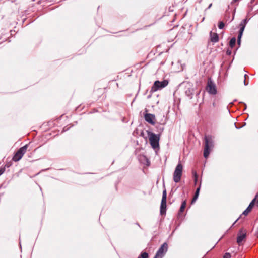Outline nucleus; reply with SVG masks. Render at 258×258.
Returning a JSON list of instances; mask_svg holds the SVG:
<instances>
[{
    "instance_id": "nucleus-1",
    "label": "nucleus",
    "mask_w": 258,
    "mask_h": 258,
    "mask_svg": "<svg viewBox=\"0 0 258 258\" xmlns=\"http://www.w3.org/2000/svg\"><path fill=\"white\" fill-rule=\"evenodd\" d=\"M147 133L149 138V142L152 148L154 149L159 148L160 134H155V133L149 131H147Z\"/></svg>"
},
{
    "instance_id": "nucleus-2",
    "label": "nucleus",
    "mask_w": 258,
    "mask_h": 258,
    "mask_svg": "<svg viewBox=\"0 0 258 258\" xmlns=\"http://www.w3.org/2000/svg\"><path fill=\"white\" fill-rule=\"evenodd\" d=\"M205 148L204 151V156L207 158L210 154V148L213 146V141L211 137L205 136Z\"/></svg>"
},
{
    "instance_id": "nucleus-3",
    "label": "nucleus",
    "mask_w": 258,
    "mask_h": 258,
    "mask_svg": "<svg viewBox=\"0 0 258 258\" xmlns=\"http://www.w3.org/2000/svg\"><path fill=\"white\" fill-rule=\"evenodd\" d=\"M183 170V166L180 162H179L175 168L173 173V180L175 183L179 182L181 178Z\"/></svg>"
},
{
    "instance_id": "nucleus-4",
    "label": "nucleus",
    "mask_w": 258,
    "mask_h": 258,
    "mask_svg": "<svg viewBox=\"0 0 258 258\" xmlns=\"http://www.w3.org/2000/svg\"><path fill=\"white\" fill-rule=\"evenodd\" d=\"M28 147V144H26L25 146L21 147L14 155L12 158L13 161L14 162L19 161L22 158L24 154L26 152Z\"/></svg>"
},
{
    "instance_id": "nucleus-5",
    "label": "nucleus",
    "mask_w": 258,
    "mask_h": 258,
    "mask_svg": "<svg viewBox=\"0 0 258 258\" xmlns=\"http://www.w3.org/2000/svg\"><path fill=\"white\" fill-rule=\"evenodd\" d=\"M168 81L166 80H164L162 81H156L154 83L153 86L151 87V92H154L158 90L162 89L167 86Z\"/></svg>"
},
{
    "instance_id": "nucleus-6",
    "label": "nucleus",
    "mask_w": 258,
    "mask_h": 258,
    "mask_svg": "<svg viewBox=\"0 0 258 258\" xmlns=\"http://www.w3.org/2000/svg\"><path fill=\"white\" fill-rule=\"evenodd\" d=\"M206 90L210 94L212 95H215L217 92L216 86L210 78L208 79Z\"/></svg>"
},
{
    "instance_id": "nucleus-7",
    "label": "nucleus",
    "mask_w": 258,
    "mask_h": 258,
    "mask_svg": "<svg viewBox=\"0 0 258 258\" xmlns=\"http://www.w3.org/2000/svg\"><path fill=\"white\" fill-rule=\"evenodd\" d=\"M168 249V245L165 242L159 248L154 258H162Z\"/></svg>"
},
{
    "instance_id": "nucleus-8",
    "label": "nucleus",
    "mask_w": 258,
    "mask_h": 258,
    "mask_svg": "<svg viewBox=\"0 0 258 258\" xmlns=\"http://www.w3.org/2000/svg\"><path fill=\"white\" fill-rule=\"evenodd\" d=\"M248 22V20L247 19V18H245V19H243L241 22L240 24H239L240 29H239V32L238 36V40H237V43L239 45H240V44L241 38L242 36L243 32L244 30L245 26L246 25Z\"/></svg>"
},
{
    "instance_id": "nucleus-9",
    "label": "nucleus",
    "mask_w": 258,
    "mask_h": 258,
    "mask_svg": "<svg viewBox=\"0 0 258 258\" xmlns=\"http://www.w3.org/2000/svg\"><path fill=\"white\" fill-rule=\"evenodd\" d=\"M166 190H164L162 194V198L161 200V203L160 205V213L161 215L164 214L166 212Z\"/></svg>"
},
{
    "instance_id": "nucleus-10",
    "label": "nucleus",
    "mask_w": 258,
    "mask_h": 258,
    "mask_svg": "<svg viewBox=\"0 0 258 258\" xmlns=\"http://www.w3.org/2000/svg\"><path fill=\"white\" fill-rule=\"evenodd\" d=\"M246 234V231L243 229L239 231L237 237V242L239 245H240L242 241L245 238Z\"/></svg>"
},
{
    "instance_id": "nucleus-11",
    "label": "nucleus",
    "mask_w": 258,
    "mask_h": 258,
    "mask_svg": "<svg viewBox=\"0 0 258 258\" xmlns=\"http://www.w3.org/2000/svg\"><path fill=\"white\" fill-rule=\"evenodd\" d=\"M145 120L149 123L154 125L155 123V116L151 113H146L144 115Z\"/></svg>"
},
{
    "instance_id": "nucleus-12",
    "label": "nucleus",
    "mask_w": 258,
    "mask_h": 258,
    "mask_svg": "<svg viewBox=\"0 0 258 258\" xmlns=\"http://www.w3.org/2000/svg\"><path fill=\"white\" fill-rule=\"evenodd\" d=\"M256 196L252 200V201L250 203L249 206L245 210V211L242 213L243 215H247L251 210L252 208H253L254 203L255 201L256 200Z\"/></svg>"
},
{
    "instance_id": "nucleus-13",
    "label": "nucleus",
    "mask_w": 258,
    "mask_h": 258,
    "mask_svg": "<svg viewBox=\"0 0 258 258\" xmlns=\"http://www.w3.org/2000/svg\"><path fill=\"white\" fill-rule=\"evenodd\" d=\"M210 40L212 42L216 43L219 41V36L216 33L211 32L210 33Z\"/></svg>"
},
{
    "instance_id": "nucleus-14",
    "label": "nucleus",
    "mask_w": 258,
    "mask_h": 258,
    "mask_svg": "<svg viewBox=\"0 0 258 258\" xmlns=\"http://www.w3.org/2000/svg\"><path fill=\"white\" fill-rule=\"evenodd\" d=\"M194 93V89L193 88H189L185 91V94L190 99L192 98Z\"/></svg>"
},
{
    "instance_id": "nucleus-15",
    "label": "nucleus",
    "mask_w": 258,
    "mask_h": 258,
    "mask_svg": "<svg viewBox=\"0 0 258 258\" xmlns=\"http://www.w3.org/2000/svg\"><path fill=\"white\" fill-rule=\"evenodd\" d=\"M186 205V203L185 201H184L182 202L181 205L180 206V209H179V212L182 213L184 211L185 207Z\"/></svg>"
},
{
    "instance_id": "nucleus-16",
    "label": "nucleus",
    "mask_w": 258,
    "mask_h": 258,
    "mask_svg": "<svg viewBox=\"0 0 258 258\" xmlns=\"http://www.w3.org/2000/svg\"><path fill=\"white\" fill-rule=\"evenodd\" d=\"M235 43H236V38L235 37H233L231 39V40H230V42H229V46L232 48L235 45Z\"/></svg>"
},
{
    "instance_id": "nucleus-17",
    "label": "nucleus",
    "mask_w": 258,
    "mask_h": 258,
    "mask_svg": "<svg viewBox=\"0 0 258 258\" xmlns=\"http://www.w3.org/2000/svg\"><path fill=\"white\" fill-rule=\"evenodd\" d=\"M149 255L148 253L145 252H142L141 255L139 257V258H148Z\"/></svg>"
},
{
    "instance_id": "nucleus-18",
    "label": "nucleus",
    "mask_w": 258,
    "mask_h": 258,
    "mask_svg": "<svg viewBox=\"0 0 258 258\" xmlns=\"http://www.w3.org/2000/svg\"><path fill=\"white\" fill-rule=\"evenodd\" d=\"M194 178L195 185H196L198 181V175L196 172L194 173Z\"/></svg>"
},
{
    "instance_id": "nucleus-19",
    "label": "nucleus",
    "mask_w": 258,
    "mask_h": 258,
    "mask_svg": "<svg viewBox=\"0 0 258 258\" xmlns=\"http://www.w3.org/2000/svg\"><path fill=\"white\" fill-rule=\"evenodd\" d=\"M224 23L222 21L220 22L218 24V28L220 29H222L224 28Z\"/></svg>"
},
{
    "instance_id": "nucleus-20",
    "label": "nucleus",
    "mask_w": 258,
    "mask_h": 258,
    "mask_svg": "<svg viewBox=\"0 0 258 258\" xmlns=\"http://www.w3.org/2000/svg\"><path fill=\"white\" fill-rule=\"evenodd\" d=\"M231 254L228 252L226 253L223 256V258H231Z\"/></svg>"
},
{
    "instance_id": "nucleus-21",
    "label": "nucleus",
    "mask_w": 258,
    "mask_h": 258,
    "mask_svg": "<svg viewBox=\"0 0 258 258\" xmlns=\"http://www.w3.org/2000/svg\"><path fill=\"white\" fill-rule=\"evenodd\" d=\"M5 167L0 168V176L5 172Z\"/></svg>"
},
{
    "instance_id": "nucleus-22",
    "label": "nucleus",
    "mask_w": 258,
    "mask_h": 258,
    "mask_svg": "<svg viewBox=\"0 0 258 258\" xmlns=\"http://www.w3.org/2000/svg\"><path fill=\"white\" fill-rule=\"evenodd\" d=\"M201 182H200V185L197 188L196 191V192H197V193H199L200 192V188H201Z\"/></svg>"
},
{
    "instance_id": "nucleus-23",
    "label": "nucleus",
    "mask_w": 258,
    "mask_h": 258,
    "mask_svg": "<svg viewBox=\"0 0 258 258\" xmlns=\"http://www.w3.org/2000/svg\"><path fill=\"white\" fill-rule=\"evenodd\" d=\"M246 77H248L247 75L246 74H245L244 75V84L245 86H247L248 85V83L246 82V81H245V79H246Z\"/></svg>"
},
{
    "instance_id": "nucleus-24",
    "label": "nucleus",
    "mask_w": 258,
    "mask_h": 258,
    "mask_svg": "<svg viewBox=\"0 0 258 258\" xmlns=\"http://www.w3.org/2000/svg\"><path fill=\"white\" fill-rule=\"evenodd\" d=\"M197 198L194 197L192 200L191 203H193L194 202H195L197 200Z\"/></svg>"
},
{
    "instance_id": "nucleus-25",
    "label": "nucleus",
    "mask_w": 258,
    "mask_h": 258,
    "mask_svg": "<svg viewBox=\"0 0 258 258\" xmlns=\"http://www.w3.org/2000/svg\"><path fill=\"white\" fill-rule=\"evenodd\" d=\"M239 0H233L231 3L233 4V3H236Z\"/></svg>"
},
{
    "instance_id": "nucleus-26",
    "label": "nucleus",
    "mask_w": 258,
    "mask_h": 258,
    "mask_svg": "<svg viewBox=\"0 0 258 258\" xmlns=\"http://www.w3.org/2000/svg\"><path fill=\"white\" fill-rule=\"evenodd\" d=\"M212 5V4H210L209 5V6H208V8H207V9H210V8L211 7Z\"/></svg>"
},
{
    "instance_id": "nucleus-27",
    "label": "nucleus",
    "mask_w": 258,
    "mask_h": 258,
    "mask_svg": "<svg viewBox=\"0 0 258 258\" xmlns=\"http://www.w3.org/2000/svg\"><path fill=\"white\" fill-rule=\"evenodd\" d=\"M213 106L214 107H216V103H215V102H213Z\"/></svg>"
},
{
    "instance_id": "nucleus-28",
    "label": "nucleus",
    "mask_w": 258,
    "mask_h": 258,
    "mask_svg": "<svg viewBox=\"0 0 258 258\" xmlns=\"http://www.w3.org/2000/svg\"><path fill=\"white\" fill-rule=\"evenodd\" d=\"M199 193L195 192V195H196L197 196H199Z\"/></svg>"
},
{
    "instance_id": "nucleus-29",
    "label": "nucleus",
    "mask_w": 258,
    "mask_h": 258,
    "mask_svg": "<svg viewBox=\"0 0 258 258\" xmlns=\"http://www.w3.org/2000/svg\"><path fill=\"white\" fill-rule=\"evenodd\" d=\"M238 219H239V218H238L237 219H236V220L235 221V222L234 223V224H235V223L238 221Z\"/></svg>"
},
{
    "instance_id": "nucleus-30",
    "label": "nucleus",
    "mask_w": 258,
    "mask_h": 258,
    "mask_svg": "<svg viewBox=\"0 0 258 258\" xmlns=\"http://www.w3.org/2000/svg\"><path fill=\"white\" fill-rule=\"evenodd\" d=\"M194 197V198H197H197H198V196H197L195 195Z\"/></svg>"
},
{
    "instance_id": "nucleus-31",
    "label": "nucleus",
    "mask_w": 258,
    "mask_h": 258,
    "mask_svg": "<svg viewBox=\"0 0 258 258\" xmlns=\"http://www.w3.org/2000/svg\"><path fill=\"white\" fill-rule=\"evenodd\" d=\"M227 53H229V54H230V53H229L228 51H227Z\"/></svg>"
},
{
    "instance_id": "nucleus-32",
    "label": "nucleus",
    "mask_w": 258,
    "mask_h": 258,
    "mask_svg": "<svg viewBox=\"0 0 258 258\" xmlns=\"http://www.w3.org/2000/svg\"><path fill=\"white\" fill-rule=\"evenodd\" d=\"M227 53H229V54H230V53H229L228 51H227Z\"/></svg>"
},
{
    "instance_id": "nucleus-33",
    "label": "nucleus",
    "mask_w": 258,
    "mask_h": 258,
    "mask_svg": "<svg viewBox=\"0 0 258 258\" xmlns=\"http://www.w3.org/2000/svg\"><path fill=\"white\" fill-rule=\"evenodd\" d=\"M227 53H229V54H230V53H229L228 51H227Z\"/></svg>"
}]
</instances>
